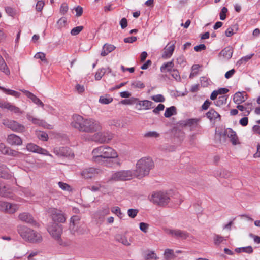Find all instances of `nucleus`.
I'll return each mask as SVG.
<instances>
[{
    "label": "nucleus",
    "instance_id": "obj_1",
    "mask_svg": "<svg viewBox=\"0 0 260 260\" xmlns=\"http://www.w3.org/2000/svg\"><path fill=\"white\" fill-rule=\"evenodd\" d=\"M71 125L74 128L88 133H95L102 129V125L98 121L93 118L85 119L77 114L73 116Z\"/></svg>",
    "mask_w": 260,
    "mask_h": 260
},
{
    "label": "nucleus",
    "instance_id": "obj_2",
    "mask_svg": "<svg viewBox=\"0 0 260 260\" xmlns=\"http://www.w3.org/2000/svg\"><path fill=\"white\" fill-rule=\"evenodd\" d=\"M92 155V161L100 165H105L108 159L118 157L117 152L107 146H101L93 149Z\"/></svg>",
    "mask_w": 260,
    "mask_h": 260
},
{
    "label": "nucleus",
    "instance_id": "obj_3",
    "mask_svg": "<svg viewBox=\"0 0 260 260\" xmlns=\"http://www.w3.org/2000/svg\"><path fill=\"white\" fill-rule=\"evenodd\" d=\"M17 231L23 240L30 243H38L43 240L40 233L27 226L19 225L17 227Z\"/></svg>",
    "mask_w": 260,
    "mask_h": 260
},
{
    "label": "nucleus",
    "instance_id": "obj_4",
    "mask_svg": "<svg viewBox=\"0 0 260 260\" xmlns=\"http://www.w3.org/2000/svg\"><path fill=\"white\" fill-rule=\"evenodd\" d=\"M154 167V162L149 157H143L139 160L136 164V169L134 175L137 177L142 178L147 175L150 170Z\"/></svg>",
    "mask_w": 260,
    "mask_h": 260
},
{
    "label": "nucleus",
    "instance_id": "obj_5",
    "mask_svg": "<svg viewBox=\"0 0 260 260\" xmlns=\"http://www.w3.org/2000/svg\"><path fill=\"white\" fill-rule=\"evenodd\" d=\"M47 231L58 244L64 245V242L61 238L63 232L62 225L55 222H51L48 225Z\"/></svg>",
    "mask_w": 260,
    "mask_h": 260
},
{
    "label": "nucleus",
    "instance_id": "obj_6",
    "mask_svg": "<svg viewBox=\"0 0 260 260\" xmlns=\"http://www.w3.org/2000/svg\"><path fill=\"white\" fill-rule=\"evenodd\" d=\"M169 195L162 191H158L153 193L151 198V201L155 204L164 206L170 202Z\"/></svg>",
    "mask_w": 260,
    "mask_h": 260
},
{
    "label": "nucleus",
    "instance_id": "obj_7",
    "mask_svg": "<svg viewBox=\"0 0 260 260\" xmlns=\"http://www.w3.org/2000/svg\"><path fill=\"white\" fill-rule=\"evenodd\" d=\"M47 213L51 216L53 222L64 223L66 220L64 214L59 209L50 208L47 210Z\"/></svg>",
    "mask_w": 260,
    "mask_h": 260
},
{
    "label": "nucleus",
    "instance_id": "obj_8",
    "mask_svg": "<svg viewBox=\"0 0 260 260\" xmlns=\"http://www.w3.org/2000/svg\"><path fill=\"white\" fill-rule=\"evenodd\" d=\"M133 176V173L129 170H123L113 173L109 181H125L130 180Z\"/></svg>",
    "mask_w": 260,
    "mask_h": 260
},
{
    "label": "nucleus",
    "instance_id": "obj_9",
    "mask_svg": "<svg viewBox=\"0 0 260 260\" xmlns=\"http://www.w3.org/2000/svg\"><path fill=\"white\" fill-rule=\"evenodd\" d=\"M113 137V134L109 132H97L93 134V141L100 144L108 143Z\"/></svg>",
    "mask_w": 260,
    "mask_h": 260
},
{
    "label": "nucleus",
    "instance_id": "obj_10",
    "mask_svg": "<svg viewBox=\"0 0 260 260\" xmlns=\"http://www.w3.org/2000/svg\"><path fill=\"white\" fill-rule=\"evenodd\" d=\"M3 124L13 131L23 132L25 131L24 126L19 124L16 121L4 120Z\"/></svg>",
    "mask_w": 260,
    "mask_h": 260
},
{
    "label": "nucleus",
    "instance_id": "obj_11",
    "mask_svg": "<svg viewBox=\"0 0 260 260\" xmlns=\"http://www.w3.org/2000/svg\"><path fill=\"white\" fill-rule=\"evenodd\" d=\"M100 172V170L91 167L84 169L81 175L85 179H91L96 176Z\"/></svg>",
    "mask_w": 260,
    "mask_h": 260
},
{
    "label": "nucleus",
    "instance_id": "obj_12",
    "mask_svg": "<svg viewBox=\"0 0 260 260\" xmlns=\"http://www.w3.org/2000/svg\"><path fill=\"white\" fill-rule=\"evenodd\" d=\"M18 209V206L16 204L10 203L0 201V210H5L9 213H13Z\"/></svg>",
    "mask_w": 260,
    "mask_h": 260
},
{
    "label": "nucleus",
    "instance_id": "obj_13",
    "mask_svg": "<svg viewBox=\"0 0 260 260\" xmlns=\"http://www.w3.org/2000/svg\"><path fill=\"white\" fill-rule=\"evenodd\" d=\"M26 149L29 151L52 156L46 150L32 143L28 144L26 146Z\"/></svg>",
    "mask_w": 260,
    "mask_h": 260
},
{
    "label": "nucleus",
    "instance_id": "obj_14",
    "mask_svg": "<svg viewBox=\"0 0 260 260\" xmlns=\"http://www.w3.org/2000/svg\"><path fill=\"white\" fill-rule=\"evenodd\" d=\"M167 233L172 236L182 239H186L189 237V234L187 232L178 229L168 230Z\"/></svg>",
    "mask_w": 260,
    "mask_h": 260
},
{
    "label": "nucleus",
    "instance_id": "obj_15",
    "mask_svg": "<svg viewBox=\"0 0 260 260\" xmlns=\"http://www.w3.org/2000/svg\"><path fill=\"white\" fill-rule=\"evenodd\" d=\"M0 107L2 109H7L10 112L16 114H19L22 113L19 108L15 106L14 105H13L8 102L5 101L0 102Z\"/></svg>",
    "mask_w": 260,
    "mask_h": 260
},
{
    "label": "nucleus",
    "instance_id": "obj_16",
    "mask_svg": "<svg viewBox=\"0 0 260 260\" xmlns=\"http://www.w3.org/2000/svg\"><path fill=\"white\" fill-rule=\"evenodd\" d=\"M23 93H24L25 95L29 99H30L33 103H34L35 104L40 106L41 107H43L44 106V104L35 95H34L31 92H29V91L22 89L20 90Z\"/></svg>",
    "mask_w": 260,
    "mask_h": 260
},
{
    "label": "nucleus",
    "instance_id": "obj_17",
    "mask_svg": "<svg viewBox=\"0 0 260 260\" xmlns=\"http://www.w3.org/2000/svg\"><path fill=\"white\" fill-rule=\"evenodd\" d=\"M224 134L230 139L233 145H235L238 143V137L235 131L231 128H227L224 131Z\"/></svg>",
    "mask_w": 260,
    "mask_h": 260
},
{
    "label": "nucleus",
    "instance_id": "obj_18",
    "mask_svg": "<svg viewBox=\"0 0 260 260\" xmlns=\"http://www.w3.org/2000/svg\"><path fill=\"white\" fill-rule=\"evenodd\" d=\"M27 119L32 122V123L34 124L41 125L45 128H50L49 126H51L50 125H48L45 121L43 120H40L37 118L34 117L30 113H27L26 114Z\"/></svg>",
    "mask_w": 260,
    "mask_h": 260
},
{
    "label": "nucleus",
    "instance_id": "obj_19",
    "mask_svg": "<svg viewBox=\"0 0 260 260\" xmlns=\"http://www.w3.org/2000/svg\"><path fill=\"white\" fill-rule=\"evenodd\" d=\"M27 119L32 122V123L34 124L41 125L45 128H50L49 126H51L50 125H48L45 121L43 120H40L37 118L34 117L30 113H27L26 114Z\"/></svg>",
    "mask_w": 260,
    "mask_h": 260
},
{
    "label": "nucleus",
    "instance_id": "obj_20",
    "mask_svg": "<svg viewBox=\"0 0 260 260\" xmlns=\"http://www.w3.org/2000/svg\"><path fill=\"white\" fill-rule=\"evenodd\" d=\"M27 119L32 122V123L34 124L41 125L45 128H50L49 126H51L50 125H48L45 121L43 120H40L37 118L34 117L30 113H27L26 114Z\"/></svg>",
    "mask_w": 260,
    "mask_h": 260
},
{
    "label": "nucleus",
    "instance_id": "obj_21",
    "mask_svg": "<svg viewBox=\"0 0 260 260\" xmlns=\"http://www.w3.org/2000/svg\"><path fill=\"white\" fill-rule=\"evenodd\" d=\"M7 142L11 145H21L22 143L21 138L15 134H10L8 135Z\"/></svg>",
    "mask_w": 260,
    "mask_h": 260
},
{
    "label": "nucleus",
    "instance_id": "obj_22",
    "mask_svg": "<svg viewBox=\"0 0 260 260\" xmlns=\"http://www.w3.org/2000/svg\"><path fill=\"white\" fill-rule=\"evenodd\" d=\"M175 49V43H169L164 49L162 57L164 58H168L171 56Z\"/></svg>",
    "mask_w": 260,
    "mask_h": 260
},
{
    "label": "nucleus",
    "instance_id": "obj_23",
    "mask_svg": "<svg viewBox=\"0 0 260 260\" xmlns=\"http://www.w3.org/2000/svg\"><path fill=\"white\" fill-rule=\"evenodd\" d=\"M54 153L59 157H67L70 155L69 148L66 147L55 148Z\"/></svg>",
    "mask_w": 260,
    "mask_h": 260
},
{
    "label": "nucleus",
    "instance_id": "obj_24",
    "mask_svg": "<svg viewBox=\"0 0 260 260\" xmlns=\"http://www.w3.org/2000/svg\"><path fill=\"white\" fill-rule=\"evenodd\" d=\"M116 241L122 243L123 245L128 246L131 244L132 241L128 239L125 235L117 234L115 236Z\"/></svg>",
    "mask_w": 260,
    "mask_h": 260
},
{
    "label": "nucleus",
    "instance_id": "obj_25",
    "mask_svg": "<svg viewBox=\"0 0 260 260\" xmlns=\"http://www.w3.org/2000/svg\"><path fill=\"white\" fill-rule=\"evenodd\" d=\"M246 99V94L244 92H237L234 94L233 97V101L234 103L238 105L245 102Z\"/></svg>",
    "mask_w": 260,
    "mask_h": 260
},
{
    "label": "nucleus",
    "instance_id": "obj_26",
    "mask_svg": "<svg viewBox=\"0 0 260 260\" xmlns=\"http://www.w3.org/2000/svg\"><path fill=\"white\" fill-rule=\"evenodd\" d=\"M80 218L77 215L73 216L70 220V229L74 232H78L77 227L79 223Z\"/></svg>",
    "mask_w": 260,
    "mask_h": 260
},
{
    "label": "nucleus",
    "instance_id": "obj_27",
    "mask_svg": "<svg viewBox=\"0 0 260 260\" xmlns=\"http://www.w3.org/2000/svg\"><path fill=\"white\" fill-rule=\"evenodd\" d=\"M233 53V48L231 46L224 48L220 52V55L226 59H230Z\"/></svg>",
    "mask_w": 260,
    "mask_h": 260
},
{
    "label": "nucleus",
    "instance_id": "obj_28",
    "mask_svg": "<svg viewBox=\"0 0 260 260\" xmlns=\"http://www.w3.org/2000/svg\"><path fill=\"white\" fill-rule=\"evenodd\" d=\"M206 116L210 121L216 120L218 119L220 120L221 119L220 114L213 109H211L206 113Z\"/></svg>",
    "mask_w": 260,
    "mask_h": 260
},
{
    "label": "nucleus",
    "instance_id": "obj_29",
    "mask_svg": "<svg viewBox=\"0 0 260 260\" xmlns=\"http://www.w3.org/2000/svg\"><path fill=\"white\" fill-rule=\"evenodd\" d=\"M19 218L21 221L28 223H33L35 222L32 216L27 213L20 214L19 216Z\"/></svg>",
    "mask_w": 260,
    "mask_h": 260
},
{
    "label": "nucleus",
    "instance_id": "obj_30",
    "mask_svg": "<svg viewBox=\"0 0 260 260\" xmlns=\"http://www.w3.org/2000/svg\"><path fill=\"white\" fill-rule=\"evenodd\" d=\"M115 49V47L114 45L109 44H105L103 47V50L101 53V55L102 56H105L109 53L113 51Z\"/></svg>",
    "mask_w": 260,
    "mask_h": 260
},
{
    "label": "nucleus",
    "instance_id": "obj_31",
    "mask_svg": "<svg viewBox=\"0 0 260 260\" xmlns=\"http://www.w3.org/2000/svg\"><path fill=\"white\" fill-rule=\"evenodd\" d=\"M153 104L152 102L148 100L138 101V105L145 110L153 108Z\"/></svg>",
    "mask_w": 260,
    "mask_h": 260
},
{
    "label": "nucleus",
    "instance_id": "obj_32",
    "mask_svg": "<svg viewBox=\"0 0 260 260\" xmlns=\"http://www.w3.org/2000/svg\"><path fill=\"white\" fill-rule=\"evenodd\" d=\"M165 260H172L176 257L174 251L171 249H166L164 253Z\"/></svg>",
    "mask_w": 260,
    "mask_h": 260
},
{
    "label": "nucleus",
    "instance_id": "obj_33",
    "mask_svg": "<svg viewBox=\"0 0 260 260\" xmlns=\"http://www.w3.org/2000/svg\"><path fill=\"white\" fill-rule=\"evenodd\" d=\"M0 90L3 91L6 94L12 95L15 98H19L21 95V93L19 92L7 89L2 86H0Z\"/></svg>",
    "mask_w": 260,
    "mask_h": 260
},
{
    "label": "nucleus",
    "instance_id": "obj_34",
    "mask_svg": "<svg viewBox=\"0 0 260 260\" xmlns=\"http://www.w3.org/2000/svg\"><path fill=\"white\" fill-rule=\"evenodd\" d=\"M0 70L4 72L6 75L10 74V71L6 63H5L4 59L0 55Z\"/></svg>",
    "mask_w": 260,
    "mask_h": 260
},
{
    "label": "nucleus",
    "instance_id": "obj_35",
    "mask_svg": "<svg viewBox=\"0 0 260 260\" xmlns=\"http://www.w3.org/2000/svg\"><path fill=\"white\" fill-rule=\"evenodd\" d=\"M174 67V63L172 61L165 63L160 68V71L163 72H171Z\"/></svg>",
    "mask_w": 260,
    "mask_h": 260
},
{
    "label": "nucleus",
    "instance_id": "obj_36",
    "mask_svg": "<svg viewBox=\"0 0 260 260\" xmlns=\"http://www.w3.org/2000/svg\"><path fill=\"white\" fill-rule=\"evenodd\" d=\"M176 114V108L174 106H171L169 108H167L166 109L165 112L164 113V116L169 118L171 116L175 115Z\"/></svg>",
    "mask_w": 260,
    "mask_h": 260
},
{
    "label": "nucleus",
    "instance_id": "obj_37",
    "mask_svg": "<svg viewBox=\"0 0 260 260\" xmlns=\"http://www.w3.org/2000/svg\"><path fill=\"white\" fill-rule=\"evenodd\" d=\"M112 101L113 98L108 95L101 96L99 99V102L102 104H108Z\"/></svg>",
    "mask_w": 260,
    "mask_h": 260
},
{
    "label": "nucleus",
    "instance_id": "obj_38",
    "mask_svg": "<svg viewBox=\"0 0 260 260\" xmlns=\"http://www.w3.org/2000/svg\"><path fill=\"white\" fill-rule=\"evenodd\" d=\"M12 177L11 174L9 173L8 168L6 167V169H3L2 170H0V177L9 179Z\"/></svg>",
    "mask_w": 260,
    "mask_h": 260
},
{
    "label": "nucleus",
    "instance_id": "obj_39",
    "mask_svg": "<svg viewBox=\"0 0 260 260\" xmlns=\"http://www.w3.org/2000/svg\"><path fill=\"white\" fill-rule=\"evenodd\" d=\"M160 136L159 133L156 131H149L144 134L145 138H158Z\"/></svg>",
    "mask_w": 260,
    "mask_h": 260
},
{
    "label": "nucleus",
    "instance_id": "obj_40",
    "mask_svg": "<svg viewBox=\"0 0 260 260\" xmlns=\"http://www.w3.org/2000/svg\"><path fill=\"white\" fill-rule=\"evenodd\" d=\"M227 98L226 95L220 96L218 100L215 102V105L217 106H221L226 103Z\"/></svg>",
    "mask_w": 260,
    "mask_h": 260
},
{
    "label": "nucleus",
    "instance_id": "obj_41",
    "mask_svg": "<svg viewBox=\"0 0 260 260\" xmlns=\"http://www.w3.org/2000/svg\"><path fill=\"white\" fill-rule=\"evenodd\" d=\"M106 72V69L102 68L98 70L95 75V79L96 80H100L105 75Z\"/></svg>",
    "mask_w": 260,
    "mask_h": 260
},
{
    "label": "nucleus",
    "instance_id": "obj_42",
    "mask_svg": "<svg viewBox=\"0 0 260 260\" xmlns=\"http://www.w3.org/2000/svg\"><path fill=\"white\" fill-rule=\"evenodd\" d=\"M8 189V187L4 183L0 181V196H6Z\"/></svg>",
    "mask_w": 260,
    "mask_h": 260
},
{
    "label": "nucleus",
    "instance_id": "obj_43",
    "mask_svg": "<svg viewBox=\"0 0 260 260\" xmlns=\"http://www.w3.org/2000/svg\"><path fill=\"white\" fill-rule=\"evenodd\" d=\"M253 56V54H251L242 57L240 60L238 61L237 64L240 66L243 63H245L249 60H250Z\"/></svg>",
    "mask_w": 260,
    "mask_h": 260
},
{
    "label": "nucleus",
    "instance_id": "obj_44",
    "mask_svg": "<svg viewBox=\"0 0 260 260\" xmlns=\"http://www.w3.org/2000/svg\"><path fill=\"white\" fill-rule=\"evenodd\" d=\"M200 68V66L198 64H194L192 66L191 68V72L189 75L190 78H193L198 74V70Z\"/></svg>",
    "mask_w": 260,
    "mask_h": 260
},
{
    "label": "nucleus",
    "instance_id": "obj_45",
    "mask_svg": "<svg viewBox=\"0 0 260 260\" xmlns=\"http://www.w3.org/2000/svg\"><path fill=\"white\" fill-rule=\"evenodd\" d=\"M104 217H105L99 211H97L94 214V218L96 219L97 223H101L103 222L104 220Z\"/></svg>",
    "mask_w": 260,
    "mask_h": 260
},
{
    "label": "nucleus",
    "instance_id": "obj_46",
    "mask_svg": "<svg viewBox=\"0 0 260 260\" xmlns=\"http://www.w3.org/2000/svg\"><path fill=\"white\" fill-rule=\"evenodd\" d=\"M84 28L83 26H79L73 28L71 31V34L72 36L78 35Z\"/></svg>",
    "mask_w": 260,
    "mask_h": 260
},
{
    "label": "nucleus",
    "instance_id": "obj_47",
    "mask_svg": "<svg viewBox=\"0 0 260 260\" xmlns=\"http://www.w3.org/2000/svg\"><path fill=\"white\" fill-rule=\"evenodd\" d=\"M131 86L135 88L142 89L145 87V85L141 81H135L131 83Z\"/></svg>",
    "mask_w": 260,
    "mask_h": 260
},
{
    "label": "nucleus",
    "instance_id": "obj_48",
    "mask_svg": "<svg viewBox=\"0 0 260 260\" xmlns=\"http://www.w3.org/2000/svg\"><path fill=\"white\" fill-rule=\"evenodd\" d=\"M151 99L156 102H164L165 99L161 94H157L151 97Z\"/></svg>",
    "mask_w": 260,
    "mask_h": 260
},
{
    "label": "nucleus",
    "instance_id": "obj_49",
    "mask_svg": "<svg viewBox=\"0 0 260 260\" xmlns=\"http://www.w3.org/2000/svg\"><path fill=\"white\" fill-rule=\"evenodd\" d=\"M237 108H238V110H239L241 111H245L246 114V113L244 114L245 116L248 115L250 114V112L251 111V109H249L248 108L246 107L244 105H241L239 104L237 106Z\"/></svg>",
    "mask_w": 260,
    "mask_h": 260
},
{
    "label": "nucleus",
    "instance_id": "obj_50",
    "mask_svg": "<svg viewBox=\"0 0 260 260\" xmlns=\"http://www.w3.org/2000/svg\"><path fill=\"white\" fill-rule=\"evenodd\" d=\"M214 243L215 245H219L223 242L224 238L219 235H215L214 236Z\"/></svg>",
    "mask_w": 260,
    "mask_h": 260
},
{
    "label": "nucleus",
    "instance_id": "obj_51",
    "mask_svg": "<svg viewBox=\"0 0 260 260\" xmlns=\"http://www.w3.org/2000/svg\"><path fill=\"white\" fill-rule=\"evenodd\" d=\"M138 212L139 210L137 209H129L127 211V214L129 216V217L134 218L137 216Z\"/></svg>",
    "mask_w": 260,
    "mask_h": 260
},
{
    "label": "nucleus",
    "instance_id": "obj_52",
    "mask_svg": "<svg viewBox=\"0 0 260 260\" xmlns=\"http://www.w3.org/2000/svg\"><path fill=\"white\" fill-rule=\"evenodd\" d=\"M38 138L43 141H47L48 139V135L44 132H39L37 133Z\"/></svg>",
    "mask_w": 260,
    "mask_h": 260
},
{
    "label": "nucleus",
    "instance_id": "obj_53",
    "mask_svg": "<svg viewBox=\"0 0 260 260\" xmlns=\"http://www.w3.org/2000/svg\"><path fill=\"white\" fill-rule=\"evenodd\" d=\"M58 184L59 187L63 190L69 191L71 189L70 186L66 183L59 182Z\"/></svg>",
    "mask_w": 260,
    "mask_h": 260
},
{
    "label": "nucleus",
    "instance_id": "obj_54",
    "mask_svg": "<svg viewBox=\"0 0 260 260\" xmlns=\"http://www.w3.org/2000/svg\"><path fill=\"white\" fill-rule=\"evenodd\" d=\"M109 124L119 127L121 126V120L119 119H114L109 121Z\"/></svg>",
    "mask_w": 260,
    "mask_h": 260
},
{
    "label": "nucleus",
    "instance_id": "obj_55",
    "mask_svg": "<svg viewBox=\"0 0 260 260\" xmlns=\"http://www.w3.org/2000/svg\"><path fill=\"white\" fill-rule=\"evenodd\" d=\"M199 121L197 119H190L186 122L185 125L189 126L197 125Z\"/></svg>",
    "mask_w": 260,
    "mask_h": 260
},
{
    "label": "nucleus",
    "instance_id": "obj_56",
    "mask_svg": "<svg viewBox=\"0 0 260 260\" xmlns=\"http://www.w3.org/2000/svg\"><path fill=\"white\" fill-rule=\"evenodd\" d=\"M171 75L176 81L180 80V76L178 71L176 70H173L171 72Z\"/></svg>",
    "mask_w": 260,
    "mask_h": 260
},
{
    "label": "nucleus",
    "instance_id": "obj_57",
    "mask_svg": "<svg viewBox=\"0 0 260 260\" xmlns=\"http://www.w3.org/2000/svg\"><path fill=\"white\" fill-rule=\"evenodd\" d=\"M82 140L86 141H93V135H90L89 134H85L81 136Z\"/></svg>",
    "mask_w": 260,
    "mask_h": 260
},
{
    "label": "nucleus",
    "instance_id": "obj_58",
    "mask_svg": "<svg viewBox=\"0 0 260 260\" xmlns=\"http://www.w3.org/2000/svg\"><path fill=\"white\" fill-rule=\"evenodd\" d=\"M100 189L99 191L101 192L104 194L108 193L109 189L107 186L100 184Z\"/></svg>",
    "mask_w": 260,
    "mask_h": 260
},
{
    "label": "nucleus",
    "instance_id": "obj_59",
    "mask_svg": "<svg viewBox=\"0 0 260 260\" xmlns=\"http://www.w3.org/2000/svg\"><path fill=\"white\" fill-rule=\"evenodd\" d=\"M9 148L7 147L4 143L0 144V151L5 155L8 153Z\"/></svg>",
    "mask_w": 260,
    "mask_h": 260
},
{
    "label": "nucleus",
    "instance_id": "obj_60",
    "mask_svg": "<svg viewBox=\"0 0 260 260\" xmlns=\"http://www.w3.org/2000/svg\"><path fill=\"white\" fill-rule=\"evenodd\" d=\"M228 12V9L226 7H223L220 13V19L224 20L226 18V13Z\"/></svg>",
    "mask_w": 260,
    "mask_h": 260
},
{
    "label": "nucleus",
    "instance_id": "obj_61",
    "mask_svg": "<svg viewBox=\"0 0 260 260\" xmlns=\"http://www.w3.org/2000/svg\"><path fill=\"white\" fill-rule=\"evenodd\" d=\"M35 57L41 59L42 61H46L45 54L43 52H38L36 54Z\"/></svg>",
    "mask_w": 260,
    "mask_h": 260
},
{
    "label": "nucleus",
    "instance_id": "obj_62",
    "mask_svg": "<svg viewBox=\"0 0 260 260\" xmlns=\"http://www.w3.org/2000/svg\"><path fill=\"white\" fill-rule=\"evenodd\" d=\"M164 105L159 104L153 110V112L155 114H158L159 111L164 110Z\"/></svg>",
    "mask_w": 260,
    "mask_h": 260
},
{
    "label": "nucleus",
    "instance_id": "obj_63",
    "mask_svg": "<svg viewBox=\"0 0 260 260\" xmlns=\"http://www.w3.org/2000/svg\"><path fill=\"white\" fill-rule=\"evenodd\" d=\"M158 258L157 257L156 254L153 251L149 252L146 256V259H157Z\"/></svg>",
    "mask_w": 260,
    "mask_h": 260
},
{
    "label": "nucleus",
    "instance_id": "obj_64",
    "mask_svg": "<svg viewBox=\"0 0 260 260\" xmlns=\"http://www.w3.org/2000/svg\"><path fill=\"white\" fill-rule=\"evenodd\" d=\"M241 249L243 252H245L248 254L252 253L253 251L252 247L250 246L241 247Z\"/></svg>",
    "mask_w": 260,
    "mask_h": 260
}]
</instances>
